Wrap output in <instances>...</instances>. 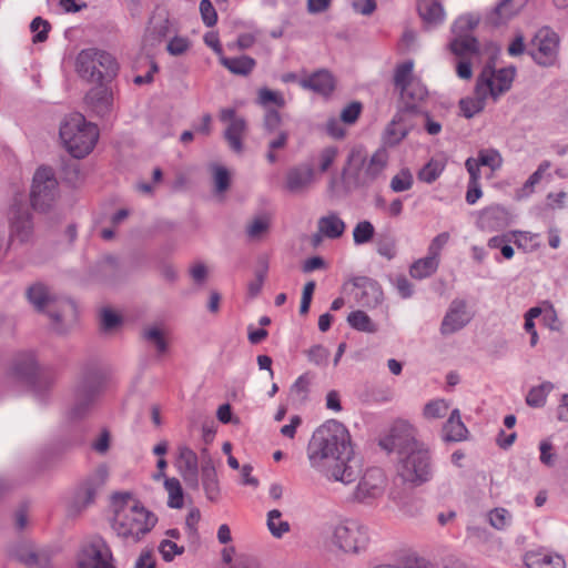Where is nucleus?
<instances>
[{
    "label": "nucleus",
    "mask_w": 568,
    "mask_h": 568,
    "mask_svg": "<svg viewBox=\"0 0 568 568\" xmlns=\"http://www.w3.org/2000/svg\"><path fill=\"white\" fill-rule=\"evenodd\" d=\"M257 102L263 106L274 104L282 108L285 105L284 97L280 92L270 90L267 88H262L258 90Z\"/></svg>",
    "instance_id": "nucleus-55"
},
{
    "label": "nucleus",
    "mask_w": 568,
    "mask_h": 568,
    "mask_svg": "<svg viewBox=\"0 0 568 568\" xmlns=\"http://www.w3.org/2000/svg\"><path fill=\"white\" fill-rule=\"evenodd\" d=\"M307 457L311 467L328 480L348 485L357 478L351 435L341 422L331 419L316 428L307 446Z\"/></svg>",
    "instance_id": "nucleus-1"
},
{
    "label": "nucleus",
    "mask_w": 568,
    "mask_h": 568,
    "mask_svg": "<svg viewBox=\"0 0 568 568\" xmlns=\"http://www.w3.org/2000/svg\"><path fill=\"white\" fill-rule=\"evenodd\" d=\"M445 169V162L438 159H432L418 172V179L425 183L435 182Z\"/></svg>",
    "instance_id": "nucleus-45"
},
{
    "label": "nucleus",
    "mask_w": 568,
    "mask_h": 568,
    "mask_svg": "<svg viewBox=\"0 0 568 568\" xmlns=\"http://www.w3.org/2000/svg\"><path fill=\"white\" fill-rule=\"evenodd\" d=\"M554 389L550 382H545L539 386L532 387L526 397V403L530 407H542L546 403L547 395Z\"/></svg>",
    "instance_id": "nucleus-46"
},
{
    "label": "nucleus",
    "mask_w": 568,
    "mask_h": 568,
    "mask_svg": "<svg viewBox=\"0 0 568 568\" xmlns=\"http://www.w3.org/2000/svg\"><path fill=\"white\" fill-rule=\"evenodd\" d=\"M310 384L311 378L308 374L301 375L291 386V395L296 396L301 400L305 399L308 393Z\"/></svg>",
    "instance_id": "nucleus-64"
},
{
    "label": "nucleus",
    "mask_w": 568,
    "mask_h": 568,
    "mask_svg": "<svg viewBox=\"0 0 568 568\" xmlns=\"http://www.w3.org/2000/svg\"><path fill=\"white\" fill-rule=\"evenodd\" d=\"M79 568H116L106 541L94 536L83 541L78 554Z\"/></svg>",
    "instance_id": "nucleus-11"
},
{
    "label": "nucleus",
    "mask_w": 568,
    "mask_h": 568,
    "mask_svg": "<svg viewBox=\"0 0 568 568\" xmlns=\"http://www.w3.org/2000/svg\"><path fill=\"white\" fill-rule=\"evenodd\" d=\"M449 49L458 59H478L480 54L479 42L475 37H454Z\"/></svg>",
    "instance_id": "nucleus-29"
},
{
    "label": "nucleus",
    "mask_w": 568,
    "mask_h": 568,
    "mask_svg": "<svg viewBox=\"0 0 568 568\" xmlns=\"http://www.w3.org/2000/svg\"><path fill=\"white\" fill-rule=\"evenodd\" d=\"M85 103L93 113L103 118L108 115L112 110V91L104 84V82L98 83V85L93 87L87 93Z\"/></svg>",
    "instance_id": "nucleus-20"
},
{
    "label": "nucleus",
    "mask_w": 568,
    "mask_h": 568,
    "mask_svg": "<svg viewBox=\"0 0 568 568\" xmlns=\"http://www.w3.org/2000/svg\"><path fill=\"white\" fill-rule=\"evenodd\" d=\"M511 1L513 0H503L496 6L491 17V21L495 24L504 23L514 14V10L510 9Z\"/></svg>",
    "instance_id": "nucleus-62"
},
{
    "label": "nucleus",
    "mask_w": 568,
    "mask_h": 568,
    "mask_svg": "<svg viewBox=\"0 0 568 568\" xmlns=\"http://www.w3.org/2000/svg\"><path fill=\"white\" fill-rule=\"evenodd\" d=\"M558 45L557 33L549 28H542L532 39L531 57L540 65H551L557 59Z\"/></svg>",
    "instance_id": "nucleus-15"
},
{
    "label": "nucleus",
    "mask_w": 568,
    "mask_h": 568,
    "mask_svg": "<svg viewBox=\"0 0 568 568\" xmlns=\"http://www.w3.org/2000/svg\"><path fill=\"white\" fill-rule=\"evenodd\" d=\"M525 562L528 568H565V560L560 555L545 550L527 552Z\"/></svg>",
    "instance_id": "nucleus-28"
},
{
    "label": "nucleus",
    "mask_w": 568,
    "mask_h": 568,
    "mask_svg": "<svg viewBox=\"0 0 568 568\" xmlns=\"http://www.w3.org/2000/svg\"><path fill=\"white\" fill-rule=\"evenodd\" d=\"M221 121L229 122L224 138L232 151H243L242 139L246 130V122L243 118L236 116L234 109H223L220 114Z\"/></svg>",
    "instance_id": "nucleus-18"
},
{
    "label": "nucleus",
    "mask_w": 568,
    "mask_h": 568,
    "mask_svg": "<svg viewBox=\"0 0 568 568\" xmlns=\"http://www.w3.org/2000/svg\"><path fill=\"white\" fill-rule=\"evenodd\" d=\"M60 139L67 151L74 159L87 156L94 148L99 139L98 126L87 122L80 113L67 116L60 126Z\"/></svg>",
    "instance_id": "nucleus-5"
},
{
    "label": "nucleus",
    "mask_w": 568,
    "mask_h": 568,
    "mask_svg": "<svg viewBox=\"0 0 568 568\" xmlns=\"http://www.w3.org/2000/svg\"><path fill=\"white\" fill-rule=\"evenodd\" d=\"M190 47L191 42L187 38L175 36L169 41L166 50L171 55L178 57L185 53Z\"/></svg>",
    "instance_id": "nucleus-61"
},
{
    "label": "nucleus",
    "mask_w": 568,
    "mask_h": 568,
    "mask_svg": "<svg viewBox=\"0 0 568 568\" xmlns=\"http://www.w3.org/2000/svg\"><path fill=\"white\" fill-rule=\"evenodd\" d=\"M347 322L351 327L356 331L365 333L377 332V325L371 320V317L363 311H354L347 316Z\"/></svg>",
    "instance_id": "nucleus-42"
},
{
    "label": "nucleus",
    "mask_w": 568,
    "mask_h": 568,
    "mask_svg": "<svg viewBox=\"0 0 568 568\" xmlns=\"http://www.w3.org/2000/svg\"><path fill=\"white\" fill-rule=\"evenodd\" d=\"M200 13L206 27H213L217 22V13L210 0H201Z\"/></svg>",
    "instance_id": "nucleus-63"
},
{
    "label": "nucleus",
    "mask_w": 568,
    "mask_h": 568,
    "mask_svg": "<svg viewBox=\"0 0 568 568\" xmlns=\"http://www.w3.org/2000/svg\"><path fill=\"white\" fill-rule=\"evenodd\" d=\"M98 484H94L91 479L83 483L74 495V506L80 510L88 507L94 501Z\"/></svg>",
    "instance_id": "nucleus-39"
},
{
    "label": "nucleus",
    "mask_w": 568,
    "mask_h": 568,
    "mask_svg": "<svg viewBox=\"0 0 568 568\" xmlns=\"http://www.w3.org/2000/svg\"><path fill=\"white\" fill-rule=\"evenodd\" d=\"M346 229L345 222L334 212L322 216L317 221V230L321 235L327 239H338L341 237Z\"/></svg>",
    "instance_id": "nucleus-30"
},
{
    "label": "nucleus",
    "mask_w": 568,
    "mask_h": 568,
    "mask_svg": "<svg viewBox=\"0 0 568 568\" xmlns=\"http://www.w3.org/2000/svg\"><path fill=\"white\" fill-rule=\"evenodd\" d=\"M331 542L346 555H361L371 544L369 528L355 519L342 520L333 527Z\"/></svg>",
    "instance_id": "nucleus-6"
},
{
    "label": "nucleus",
    "mask_w": 568,
    "mask_h": 568,
    "mask_svg": "<svg viewBox=\"0 0 568 568\" xmlns=\"http://www.w3.org/2000/svg\"><path fill=\"white\" fill-rule=\"evenodd\" d=\"M103 387L104 378L100 373L85 374L75 386L73 403L67 413V419L78 422L89 416Z\"/></svg>",
    "instance_id": "nucleus-8"
},
{
    "label": "nucleus",
    "mask_w": 568,
    "mask_h": 568,
    "mask_svg": "<svg viewBox=\"0 0 568 568\" xmlns=\"http://www.w3.org/2000/svg\"><path fill=\"white\" fill-rule=\"evenodd\" d=\"M414 62L412 60H407L395 68L393 82L397 90H400L403 87L408 85L412 81H416L417 79L413 75Z\"/></svg>",
    "instance_id": "nucleus-43"
},
{
    "label": "nucleus",
    "mask_w": 568,
    "mask_h": 568,
    "mask_svg": "<svg viewBox=\"0 0 568 568\" xmlns=\"http://www.w3.org/2000/svg\"><path fill=\"white\" fill-rule=\"evenodd\" d=\"M418 12L423 21L430 26H437L444 21L445 12L440 3L426 0L418 6Z\"/></svg>",
    "instance_id": "nucleus-35"
},
{
    "label": "nucleus",
    "mask_w": 568,
    "mask_h": 568,
    "mask_svg": "<svg viewBox=\"0 0 568 568\" xmlns=\"http://www.w3.org/2000/svg\"><path fill=\"white\" fill-rule=\"evenodd\" d=\"M118 63L112 54L97 49L82 50L77 57V71L90 82H108L118 73Z\"/></svg>",
    "instance_id": "nucleus-7"
},
{
    "label": "nucleus",
    "mask_w": 568,
    "mask_h": 568,
    "mask_svg": "<svg viewBox=\"0 0 568 568\" xmlns=\"http://www.w3.org/2000/svg\"><path fill=\"white\" fill-rule=\"evenodd\" d=\"M386 478L381 468H371L361 478L353 497L362 504H372L381 498L385 491Z\"/></svg>",
    "instance_id": "nucleus-13"
},
{
    "label": "nucleus",
    "mask_w": 568,
    "mask_h": 568,
    "mask_svg": "<svg viewBox=\"0 0 568 568\" xmlns=\"http://www.w3.org/2000/svg\"><path fill=\"white\" fill-rule=\"evenodd\" d=\"M301 88L313 91L322 95H328L335 88V81L332 73L325 69L317 70L312 74L298 80Z\"/></svg>",
    "instance_id": "nucleus-23"
},
{
    "label": "nucleus",
    "mask_w": 568,
    "mask_h": 568,
    "mask_svg": "<svg viewBox=\"0 0 568 568\" xmlns=\"http://www.w3.org/2000/svg\"><path fill=\"white\" fill-rule=\"evenodd\" d=\"M474 314L469 311L467 302L462 298H454L443 317L439 332L443 336L455 334L467 326Z\"/></svg>",
    "instance_id": "nucleus-16"
},
{
    "label": "nucleus",
    "mask_w": 568,
    "mask_h": 568,
    "mask_svg": "<svg viewBox=\"0 0 568 568\" xmlns=\"http://www.w3.org/2000/svg\"><path fill=\"white\" fill-rule=\"evenodd\" d=\"M203 463L201 467V481L205 493L206 498L210 501L216 503L220 498V484L217 479V474L211 457L207 454L206 449L202 450Z\"/></svg>",
    "instance_id": "nucleus-22"
},
{
    "label": "nucleus",
    "mask_w": 568,
    "mask_h": 568,
    "mask_svg": "<svg viewBox=\"0 0 568 568\" xmlns=\"http://www.w3.org/2000/svg\"><path fill=\"white\" fill-rule=\"evenodd\" d=\"M381 446L397 453L396 473L404 481L420 486L433 477L429 450L416 440L414 428L406 422L396 423Z\"/></svg>",
    "instance_id": "nucleus-2"
},
{
    "label": "nucleus",
    "mask_w": 568,
    "mask_h": 568,
    "mask_svg": "<svg viewBox=\"0 0 568 568\" xmlns=\"http://www.w3.org/2000/svg\"><path fill=\"white\" fill-rule=\"evenodd\" d=\"M353 295L356 303L363 307L374 308L383 300V291L378 283L369 277H356L353 282Z\"/></svg>",
    "instance_id": "nucleus-17"
},
{
    "label": "nucleus",
    "mask_w": 568,
    "mask_h": 568,
    "mask_svg": "<svg viewBox=\"0 0 568 568\" xmlns=\"http://www.w3.org/2000/svg\"><path fill=\"white\" fill-rule=\"evenodd\" d=\"M407 134V129L402 125V115L396 113L384 131L383 141L385 144L393 146L398 144Z\"/></svg>",
    "instance_id": "nucleus-36"
},
{
    "label": "nucleus",
    "mask_w": 568,
    "mask_h": 568,
    "mask_svg": "<svg viewBox=\"0 0 568 568\" xmlns=\"http://www.w3.org/2000/svg\"><path fill=\"white\" fill-rule=\"evenodd\" d=\"M176 467L185 484L193 489L199 488V458L193 449L183 445L179 447Z\"/></svg>",
    "instance_id": "nucleus-19"
},
{
    "label": "nucleus",
    "mask_w": 568,
    "mask_h": 568,
    "mask_svg": "<svg viewBox=\"0 0 568 568\" xmlns=\"http://www.w3.org/2000/svg\"><path fill=\"white\" fill-rule=\"evenodd\" d=\"M307 358L311 363L317 366H326L329 358V351L321 345H314L306 352Z\"/></svg>",
    "instance_id": "nucleus-57"
},
{
    "label": "nucleus",
    "mask_w": 568,
    "mask_h": 568,
    "mask_svg": "<svg viewBox=\"0 0 568 568\" xmlns=\"http://www.w3.org/2000/svg\"><path fill=\"white\" fill-rule=\"evenodd\" d=\"M375 234V227L369 221L358 222L353 230V240L356 245L368 243Z\"/></svg>",
    "instance_id": "nucleus-49"
},
{
    "label": "nucleus",
    "mask_w": 568,
    "mask_h": 568,
    "mask_svg": "<svg viewBox=\"0 0 568 568\" xmlns=\"http://www.w3.org/2000/svg\"><path fill=\"white\" fill-rule=\"evenodd\" d=\"M490 97L486 90L479 91V81L477 80L474 97H468L459 101L460 110L465 118L470 119L481 112L486 105V99Z\"/></svg>",
    "instance_id": "nucleus-33"
},
{
    "label": "nucleus",
    "mask_w": 568,
    "mask_h": 568,
    "mask_svg": "<svg viewBox=\"0 0 568 568\" xmlns=\"http://www.w3.org/2000/svg\"><path fill=\"white\" fill-rule=\"evenodd\" d=\"M18 557L29 568H49V558L43 552L26 550L21 551Z\"/></svg>",
    "instance_id": "nucleus-50"
},
{
    "label": "nucleus",
    "mask_w": 568,
    "mask_h": 568,
    "mask_svg": "<svg viewBox=\"0 0 568 568\" xmlns=\"http://www.w3.org/2000/svg\"><path fill=\"white\" fill-rule=\"evenodd\" d=\"M120 274L119 261L113 255L103 256L94 267L93 276L103 283H113Z\"/></svg>",
    "instance_id": "nucleus-31"
},
{
    "label": "nucleus",
    "mask_w": 568,
    "mask_h": 568,
    "mask_svg": "<svg viewBox=\"0 0 568 568\" xmlns=\"http://www.w3.org/2000/svg\"><path fill=\"white\" fill-rule=\"evenodd\" d=\"M58 182L50 168H39L34 175L30 201L34 210L45 211L55 200Z\"/></svg>",
    "instance_id": "nucleus-12"
},
{
    "label": "nucleus",
    "mask_w": 568,
    "mask_h": 568,
    "mask_svg": "<svg viewBox=\"0 0 568 568\" xmlns=\"http://www.w3.org/2000/svg\"><path fill=\"white\" fill-rule=\"evenodd\" d=\"M399 91V99L407 111H415L420 102H423L428 91L420 80L412 81L408 85L403 87Z\"/></svg>",
    "instance_id": "nucleus-26"
},
{
    "label": "nucleus",
    "mask_w": 568,
    "mask_h": 568,
    "mask_svg": "<svg viewBox=\"0 0 568 568\" xmlns=\"http://www.w3.org/2000/svg\"><path fill=\"white\" fill-rule=\"evenodd\" d=\"M449 405L445 399L428 402L424 407V417L427 419L443 418L448 412Z\"/></svg>",
    "instance_id": "nucleus-53"
},
{
    "label": "nucleus",
    "mask_w": 568,
    "mask_h": 568,
    "mask_svg": "<svg viewBox=\"0 0 568 568\" xmlns=\"http://www.w3.org/2000/svg\"><path fill=\"white\" fill-rule=\"evenodd\" d=\"M9 236H4L6 253L14 243L28 244L33 239V221L29 206L26 203L16 202L9 212Z\"/></svg>",
    "instance_id": "nucleus-10"
},
{
    "label": "nucleus",
    "mask_w": 568,
    "mask_h": 568,
    "mask_svg": "<svg viewBox=\"0 0 568 568\" xmlns=\"http://www.w3.org/2000/svg\"><path fill=\"white\" fill-rule=\"evenodd\" d=\"M141 339L153 348L158 358L164 356L169 352V341L164 329L159 325H148L140 333Z\"/></svg>",
    "instance_id": "nucleus-25"
},
{
    "label": "nucleus",
    "mask_w": 568,
    "mask_h": 568,
    "mask_svg": "<svg viewBox=\"0 0 568 568\" xmlns=\"http://www.w3.org/2000/svg\"><path fill=\"white\" fill-rule=\"evenodd\" d=\"M443 438L446 442H460L467 436V428L462 422L459 409L452 410L449 418L443 427Z\"/></svg>",
    "instance_id": "nucleus-32"
},
{
    "label": "nucleus",
    "mask_w": 568,
    "mask_h": 568,
    "mask_svg": "<svg viewBox=\"0 0 568 568\" xmlns=\"http://www.w3.org/2000/svg\"><path fill=\"white\" fill-rule=\"evenodd\" d=\"M337 155L338 149L336 146L329 145L322 149L317 155L320 172H326L335 162Z\"/></svg>",
    "instance_id": "nucleus-56"
},
{
    "label": "nucleus",
    "mask_w": 568,
    "mask_h": 568,
    "mask_svg": "<svg viewBox=\"0 0 568 568\" xmlns=\"http://www.w3.org/2000/svg\"><path fill=\"white\" fill-rule=\"evenodd\" d=\"M515 74L516 69L514 67L497 71L485 68L478 78L479 91L486 90L494 100H497L511 88Z\"/></svg>",
    "instance_id": "nucleus-14"
},
{
    "label": "nucleus",
    "mask_w": 568,
    "mask_h": 568,
    "mask_svg": "<svg viewBox=\"0 0 568 568\" xmlns=\"http://www.w3.org/2000/svg\"><path fill=\"white\" fill-rule=\"evenodd\" d=\"M439 261L435 256L427 255L414 262L409 268L412 277L423 280L433 275L438 268Z\"/></svg>",
    "instance_id": "nucleus-37"
},
{
    "label": "nucleus",
    "mask_w": 568,
    "mask_h": 568,
    "mask_svg": "<svg viewBox=\"0 0 568 568\" xmlns=\"http://www.w3.org/2000/svg\"><path fill=\"white\" fill-rule=\"evenodd\" d=\"M282 122L281 114L276 110H267L264 116V131L266 135H272L277 131H282L280 129Z\"/></svg>",
    "instance_id": "nucleus-60"
},
{
    "label": "nucleus",
    "mask_w": 568,
    "mask_h": 568,
    "mask_svg": "<svg viewBox=\"0 0 568 568\" xmlns=\"http://www.w3.org/2000/svg\"><path fill=\"white\" fill-rule=\"evenodd\" d=\"M399 510L406 517H417L423 513L424 501L415 496H408L398 504Z\"/></svg>",
    "instance_id": "nucleus-51"
},
{
    "label": "nucleus",
    "mask_w": 568,
    "mask_h": 568,
    "mask_svg": "<svg viewBox=\"0 0 568 568\" xmlns=\"http://www.w3.org/2000/svg\"><path fill=\"white\" fill-rule=\"evenodd\" d=\"M489 525L497 530H505L513 524L511 513L504 507H496L487 513Z\"/></svg>",
    "instance_id": "nucleus-41"
},
{
    "label": "nucleus",
    "mask_w": 568,
    "mask_h": 568,
    "mask_svg": "<svg viewBox=\"0 0 568 568\" xmlns=\"http://www.w3.org/2000/svg\"><path fill=\"white\" fill-rule=\"evenodd\" d=\"M388 160L389 154L385 148L377 149L369 159L361 148H354L348 153L343 175L357 187L369 186L383 174Z\"/></svg>",
    "instance_id": "nucleus-4"
},
{
    "label": "nucleus",
    "mask_w": 568,
    "mask_h": 568,
    "mask_svg": "<svg viewBox=\"0 0 568 568\" xmlns=\"http://www.w3.org/2000/svg\"><path fill=\"white\" fill-rule=\"evenodd\" d=\"M24 296L38 312H43L53 298L50 287L40 281L30 284L26 288Z\"/></svg>",
    "instance_id": "nucleus-27"
},
{
    "label": "nucleus",
    "mask_w": 568,
    "mask_h": 568,
    "mask_svg": "<svg viewBox=\"0 0 568 568\" xmlns=\"http://www.w3.org/2000/svg\"><path fill=\"white\" fill-rule=\"evenodd\" d=\"M476 160L481 166H488L493 171L499 169L503 163L500 153L495 149L480 150Z\"/></svg>",
    "instance_id": "nucleus-52"
},
{
    "label": "nucleus",
    "mask_w": 568,
    "mask_h": 568,
    "mask_svg": "<svg viewBox=\"0 0 568 568\" xmlns=\"http://www.w3.org/2000/svg\"><path fill=\"white\" fill-rule=\"evenodd\" d=\"M480 18L478 14L466 13L458 17L452 26L454 37H473V30L478 26Z\"/></svg>",
    "instance_id": "nucleus-38"
},
{
    "label": "nucleus",
    "mask_w": 568,
    "mask_h": 568,
    "mask_svg": "<svg viewBox=\"0 0 568 568\" xmlns=\"http://www.w3.org/2000/svg\"><path fill=\"white\" fill-rule=\"evenodd\" d=\"M509 224V213L501 205H490L484 209L477 219V226L484 231H498Z\"/></svg>",
    "instance_id": "nucleus-21"
},
{
    "label": "nucleus",
    "mask_w": 568,
    "mask_h": 568,
    "mask_svg": "<svg viewBox=\"0 0 568 568\" xmlns=\"http://www.w3.org/2000/svg\"><path fill=\"white\" fill-rule=\"evenodd\" d=\"M220 63L231 73L243 77L248 75L256 65L255 60L248 55H241L237 58L221 55Z\"/></svg>",
    "instance_id": "nucleus-34"
},
{
    "label": "nucleus",
    "mask_w": 568,
    "mask_h": 568,
    "mask_svg": "<svg viewBox=\"0 0 568 568\" xmlns=\"http://www.w3.org/2000/svg\"><path fill=\"white\" fill-rule=\"evenodd\" d=\"M159 551L165 561H171L176 555L184 552V547L179 546L171 539H163L159 545Z\"/></svg>",
    "instance_id": "nucleus-58"
},
{
    "label": "nucleus",
    "mask_w": 568,
    "mask_h": 568,
    "mask_svg": "<svg viewBox=\"0 0 568 568\" xmlns=\"http://www.w3.org/2000/svg\"><path fill=\"white\" fill-rule=\"evenodd\" d=\"M164 488L169 495L168 506L175 509L182 508L184 496L180 480L175 477L165 478Z\"/></svg>",
    "instance_id": "nucleus-40"
},
{
    "label": "nucleus",
    "mask_w": 568,
    "mask_h": 568,
    "mask_svg": "<svg viewBox=\"0 0 568 568\" xmlns=\"http://www.w3.org/2000/svg\"><path fill=\"white\" fill-rule=\"evenodd\" d=\"M314 179V170L308 164H302L290 169L286 173L285 187L291 193L305 191Z\"/></svg>",
    "instance_id": "nucleus-24"
},
{
    "label": "nucleus",
    "mask_w": 568,
    "mask_h": 568,
    "mask_svg": "<svg viewBox=\"0 0 568 568\" xmlns=\"http://www.w3.org/2000/svg\"><path fill=\"white\" fill-rule=\"evenodd\" d=\"M413 175L407 169L400 170L390 181V189L394 192L408 191L413 186Z\"/></svg>",
    "instance_id": "nucleus-54"
},
{
    "label": "nucleus",
    "mask_w": 568,
    "mask_h": 568,
    "mask_svg": "<svg viewBox=\"0 0 568 568\" xmlns=\"http://www.w3.org/2000/svg\"><path fill=\"white\" fill-rule=\"evenodd\" d=\"M112 506L111 528L126 546L138 544L158 523V517L129 493L114 494Z\"/></svg>",
    "instance_id": "nucleus-3"
},
{
    "label": "nucleus",
    "mask_w": 568,
    "mask_h": 568,
    "mask_svg": "<svg viewBox=\"0 0 568 568\" xmlns=\"http://www.w3.org/2000/svg\"><path fill=\"white\" fill-rule=\"evenodd\" d=\"M270 219L264 215L254 217L246 225V235L250 240H260L268 232Z\"/></svg>",
    "instance_id": "nucleus-48"
},
{
    "label": "nucleus",
    "mask_w": 568,
    "mask_h": 568,
    "mask_svg": "<svg viewBox=\"0 0 568 568\" xmlns=\"http://www.w3.org/2000/svg\"><path fill=\"white\" fill-rule=\"evenodd\" d=\"M267 148L268 151L266 153V159L270 163H275L277 160V156L275 155L276 150H282L286 146L287 140H288V132L287 131H277L273 133L272 135H267Z\"/></svg>",
    "instance_id": "nucleus-47"
},
{
    "label": "nucleus",
    "mask_w": 568,
    "mask_h": 568,
    "mask_svg": "<svg viewBox=\"0 0 568 568\" xmlns=\"http://www.w3.org/2000/svg\"><path fill=\"white\" fill-rule=\"evenodd\" d=\"M12 374L21 382L31 386L34 393L39 396L48 390L53 384L52 376L40 371L36 356L31 352L21 353L14 358Z\"/></svg>",
    "instance_id": "nucleus-9"
},
{
    "label": "nucleus",
    "mask_w": 568,
    "mask_h": 568,
    "mask_svg": "<svg viewBox=\"0 0 568 568\" xmlns=\"http://www.w3.org/2000/svg\"><path fill=\"white\" fill-rule=\"evenodd\" d=\"M30 29L34 33L33 42H43L48 38L50 23L47 20L37 17L31 21Z\"/></svg>",
    "instance_id": "nucleus-59"
},
{
    "label": "nucleus",
    "mask_w": 568,
    "mask_h": 568,
    "mask_svg": "<svg viewBox=\"0 0 568 568\" xmlns=\"http://www.w3.org/2000/svg\"><path fill=\"white\" fill-rule=\"evenodd\" d=\"M267 528L273 537L282 538L290 531L288 521L282 520V513L278 509L270 510L267 514Z\"/></svg>",
    "instance_id": "nucleus-44"
}]
</instances>
